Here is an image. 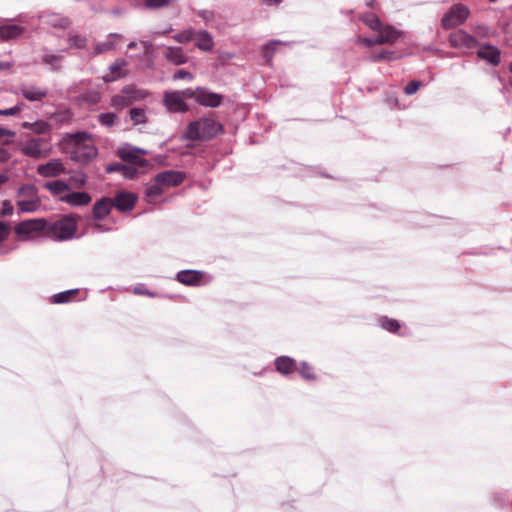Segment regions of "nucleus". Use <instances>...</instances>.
<instances>
[{"label": "nucleus", "instance_id": "nucleus-1", "mask_svg": "<svg viewBox=\"0 0 512 512\" xmlns=\"http://www.w3.org/2000/svg\"><path fill=\"white\" fill-rule=\"evenodd\" d=\"M223 132L222 125L213 118H201L189 123L184 139L191 141H207Z\"/></svg>", "mask_w": 512, "mask_h": 512}, {"label": "nucleus", "instance_id": "nucleus-2", "mask_svg": "<svg viewBox=\"0 0 512 512\" xmlns=\"http://www.w3.org/2000/svg\"><path fill=\"white\" fill-rule=\"evenodd\" d=\"M76 147L71 153L74 161L86 164L97 155V149L92 144L90 136L87 133L79 132L72 136Z\"/></svg>", "mask_w": 512, "mask_h": 512}, {"label": "nucleus", "instance_id": "nucleus-3", "mask_svg": "<svg viewBox=\"0 0 512 512\" xmlns=\"http://www.w3.org/2000/svg\"><path fill=\"white\" fill-rule=\"evenodd\" d=\"M15 233L23 241L47 237V221L43 218L24 220L15 226Z\"/></svg>", "mask_w": 512, "mask_h": 512}, {"label": "nucleus", "instance_id": "nucleus-4", "mask_svg": "<svg viewBox=\"0 0 512 512\" xmlns=\"http://www.w3.org/2000/svg\"><path fill=\"white\" fill-rule=\"evenodd\" d=\"M77 230L76 221L72 217H63L53 223L47 221V237L57 241L71 239Z\"/></svg>", "mask_w": 512, "mask_h": 512}, {"label": "nucleus", "instance_id": "nucleus-5", "mask_svg": "<svg viewBox=\"0 0 512 512\" xmlns=\"http://www.w3.org/2000/svg\"><path fill=\"white\" fill-rule=\"evenodd\" d=\"M17 206L21 212L33 213L39 210L41 201L37 188L32 184L22 185L18 189Z\"/></svg>", "mask_w": 512, "mask_h": 512}, {"label": "nucleus", "instance_id": "nucleus-6", "mask_svg": "<svg viewBox=\"0 0 512 512\" xmlns=\"http://www.w3.org/2000/svg\"><path fill=\"white\" fill-rule=\"evenodd\" d=\"M20 151L28 157L39 159L49 155L50 147L44 138H30L20 145Z\"/></svg>", "mask_w": 512, "mask_h": 512}, {"label": "nucleus", "instance_id": "nucleus-7", "mask_svg": "<svg viewBox=\"0 0 512 512\" xmlns=\"http://www.w3.org/2000/svg\"><path fill=\"white\" fill-rule=\"evenodd\" d=\"M469 16V9L463 4H455L443 16L442 25L445 29H451L461 25Z\"/></svg>", "mask_w": 512, "mask_h": 512}, {"label": "nucleus", "instance_id": "nucleus-8", "mask_svg": "<svg viewBox=\"0 0 512 512\" xmlns=\"http://www.w3.org/2000/svg\"><path fill=\"white\" fill-rule=\"evenodd\" d=\"M449 43L453 48L457 49H473L479 45L474 36L462 29L456 30L449 35Z\"/></svg>", "mask_w": 512, "mask_h": 512}, {"label": "nucleus", "instance_id": "nucleus-9", "mask_svg": "<svg viewBox=\"0 0 512 512\" xmlns=\"http://www.w3.org/2000/svg\"><path fill=\"white\" fill-rule=\"evenodd\" d=\"M162 102L170 113H184L188 110L187 104L178 91H165Z\"/></svg>", "mask_w": 512, "mask_h": 512}, {"label": "nucleus", "instance_id": "nucleus-10", "mask_svg": "<svg viewBox=\"0 0 512 512\" xmlns=\"http://www.w3.org/2000/svg\"><path fill=\"white\" fill-rule=\"evenodd\" d=\"M158 183L165 189L179 186L186 178V174L182 171L166 170L155 176Z\"/></svg>", "mask_w": 512, "mask_h": 512}, {"label": "nucleus", "instance_id": "nucleus-11", "mask_svg": "<svg viewBox=\"0 0 512 512\" xmlns=\"http://www.w3.org/2000/svg\"><path fill=\"white\" fill-rule=\"evenodd\" d=\"M144 154H146L145 150L131 145H125L119 149V156L122 160L141 167L147 164V161L141 157Z\"/></svg>", "mask_w": 512, "mask_h": 512}, {"label": "nucleus", "instance_id": "nucleus-12", "mask_svg": "<svg viewBox=\"0 0 512 512\" xmlns=\"http://www.w3.org/2000/svg\"><path fill=\"white\" fill-rule=\"evenodd\" d=\"M376 42L378 44H394L402 35V31L397 30L391 25H381V29L377 31Z\"/></svg>", "mask_w": 512, "mask_h": 512}, {"label": "nucleus", "instance_id": "nucleus-13", "mask_svg": "<svg viewBox=\"0 0 512 512\" xmlns=\"http://www.w3.org/2000/svg\"><path fill=\"white\" fill-rule=\"evenodd\" d=\"M64 171L65 167L60 159H52L51 161L37 167V173L42 177H56Z\"/></svg>", "mask_w": 512, "mask_h": 512}, {"label": "nucleus", "instance_id": "nucleus-14", "mask_svg": "<svg viewBox=\"0 0 512 512\" xmlns=\"http://www.w3.org/2000/svg\"><path fill=\"white\" fill-rule=\"evenodd\" d=\"M222 95L211 92L205 88H198L197 102L207 107H218L222 102Z\"/></svg>", "mask_w": 512, "mask_h": 512}, {"label": "nucleus", "instance_id": "nucleus-15", "mask_svg": "<svg viewBox=\"0 0 512 512\" xmlns=\"http://www.w3.org/2000/svg\"><path fill=\"white\" fill-rule=\"evenodd\" d=\"M19 90L21 95L30 102L41 101L48 94V90L46 88L34 85H21Z\"/></svg>", "mask_w": 512, "mask_h": 512}, {"label": "nucleus", "instance_id": "nucleus-16", "mask_svg": "<svg viewBox=\"0 0 512 512\" xmlns=\"http://www.w3.org/2000/svg\"><path fill=\"white\" fill-rule=\"evenodd\" d=\"M165 188L158 183L154 177L152 181L146 184L145 199L150 204H157L160 202V197L165 192Z\"/></svg>", "mask_w": 512, "mask_h": 512}, {"label": "nucleus", "instance_id": "nucleus-17", "mask_svg": "<svg viewBox=\"0 0 512 512\" xmlns=\"http://www.w3.org/2000/svg\"><path fill=\"white\" fill-rule=\"evenodd\" d=\"M91 196L86 192H70L61 196V201L74 207L86 206L91 202Z\"/></svg>", "mask_w": 512, "mask_h": 512}, {"label": "nucleus", "instance_id": "nucleus-18", "mask_svg": "<svg viewBox=\"0 0 512 512\" xmlns=\"http://www.w3.org/2000/svg\"><path fill=\"white\" fill-rule=\"evenodd\" d=\"M136 200L137 197L133 193L120 192L115 196L112 202L113 206L119 211H128L134 207Z\"/></svg>", "mask_w": 512, "mask_h": 512}, {"label": "nucleus", "instance_id": "nucleus-19", "mask_svg": "<svg viewBox=\"0 0 512 512\" xmlns=\"http://www.w3.org/2000/svg\"><path fill=\"white\" fill-rule=\"evenodd\" d=\"M195 46L204 52H210L214 47V40L211 34L206 30H195Z\"/></svg>", "mask_w": 512, "mask_h": 512}, {"label": "nucleus", "instance_id": "nucleus-20", "mask_svg": "<svg viewBox=\"0 0 512 512\" xmlns=\"http://www.w3.org/2000/svg\"><path fill=\"white\" fill-rule=\"evenodd\" d=\"M113 207L112 199L103 197L97 201L93 206V218L95 220L104 219L111 211Z\"/></svg>", "mask_w": 512, "mask_h": 512}, {"label": "nucleus", "instance_id": "nucleus-21", "mask_svg": "<svg viewBox=\"0 0 512 512\" xmlns=\"http://www.w3.org/2000/svg\"><path fill=\"white\" fill-rule=\"evenodd\" d=\"M202 272L197 270H182L177 274V280L185 285L198 286L201 283Z\"/></svg>", "mask_w": 512, "mask_h": 512}, {"label": "nucleus", "instance_id": "nucleus-22", "mask_svg": "<svg viewBox=\"0 0 512 512\" xmlns=\"http://www.w3.org/2000/svg\"><path fill=\"white\" fill-rule=\"evenodd\" d=\"M165 58L174 65L185 64L188 60L181 47H167L164 52Z\"/></svg>", "mask_w": 512, "mask_h": 512}, {"label": "nucleus", "instance_id": "nucleus-23", "mask_svg": "<svg viewBox=\"0 0 512 512\" xmlns=\"http://www.w3.org/2000/svg\"><path fill=\"white\" fill-rule=\"evenodd\" d=\"M126 67L125 61H116L109 67V72L103 76V80L107 83L116 81L117 79L125 76L124 68Z\"/></svg>", "mask_w": 512, "mask_h": 512}, {"label": "nucleus", "instance_id": "nucleus-24", "mask_svg": "<svg viewBox=\"0 0 512 512\" xmlns=\"http://www.w3.org/2000/svg\"><path fill=\"white\" fill-rule=\"evenodd\" d=\"M478 56L493 65H497L500 61L498 49L491 45L480 47L478 50Z\"/></svg>", "mask_w": 512, "mask_h": 512}, {"label": "nucleus", "instance_id": "nucleus-25", "mask_svg": "<svg viewBox=\"0 0 512 512\" xmlns=\"http://www.w3.org/2000/svg\"><path fill=\"white\" fill-rule=\"evenodd\" d=\"M44 188L47 189L53 196H57L60 201L61 196H64L70 190L68 184L61 180L46 182L44 184Z\"/></svg>", "mask_w": 512, "mask_h": 512}, {"label": "nucleus", "instance_id": "nucleus-26", "mask_svg": "<svg viewBox=\"0 0 512 512\" xmlns=\"http://www.w3.org/2000/svg\"><path fill=\"white\" fill-rule=\"evenodd\" d=\"M121 38L119 34H110L104 41L99 42L94 47V55L115 49L117 41Z\"/></svg>", "mask_w": 512, "mask_h": 512}, {"label": "nucleus", "instance_id": "nucleus-27", "mask_svg": "<svg viewBox=\"0 0 512 512\" xmlns=\"http://www.w3.org/2000/svg\"><path fill=\"white\" fill-rule=\"evenodd\" d=\"M41 60L44 64L49 65L52 71H58L61 68L60 63L63 60V56L61 54L52 53L49 50H44Z\"/></svg>", "mask_w": 512, "mask_h": 512}, {"label": "nucleus", "instance_id": "nucleus-28", "mask_svg": "<svg viewBox=\"0 0 512 512\" xmlns=\"http://www.w3.org/2000/svg\"><path fill=\"white\" fill-rule=\"evenodd\" d=\"M23 28L16 24H7L0 26V39L10 40L20 36Z\"/></svg>", "mask_w": 512, "mask_h": 512}, {"label": "nucleus", "instance_id": "nucleus-29", "mask_svg": "<svg viewBox=\"0 0 512 512\" xmlns=\"http://www.w3.org/2000/svg\"><path fill=\"white\" fill-rule=\"evenodd\" d=\"M124 93L128 95L131 104L144 100L149 95V92L147 90L137 88L133 85L125 86Z\"/></svg>", "mask_w": 512, "mask_h": 512}, {"label": "nucleus", "instance_id": "nucleus-30", "mask_svg": "<svg viewBox=\"0 0 512 512\" xmlns=\"http://www.w3.org/2000/svg\"><path fill=\"white\" fill-rule=\"evenodd\" d=\"M129 117L133 125L145 124L148 122V117L144 108H131L129 110Z\"/></svg>", "mask_w": 512, "mask_h": 512}, {"label": "nucleus", "instance_id": "nucleus-31", "mask_svg": "<svg viewBox=\"0 0 512 512\" xmlns=\"http://www.w3.org/2000/svg\"><path fill=\"white\" fill-rule=\"evenodd\" d=\"M275 365L277 371H279L282 374H288L289 372L292 371L295 365V361L290 357L281 356L275 360Z\"/></svg>", "mask_w": 512, "mask_h": 512}, {"label": "nucleus", "instance_id": "nucleus-32", "mask_svg": "<svg viewBox=\"0 0 512 512\" xmlns=\"http://www.w3.org/2000/svg\"><path fill=\"white\" fill-rule=\"evenodd\" d=\"M130 105L131 102L128 95L124 93V88L120 91L119 94L114 95L111 99V106L119 110L124 109Z\"/></svg>", "mask_w": 512, "mask_h": 512}, {"label": "nucleus", "instance_id": "nucleus-33", "mask_svg": "<svg viewBox=\"0 0 512 512\" xmlns=\"http://www.w3.org/2000/svg\"><path fill=\"white\" fill-rule=\"evenodd\" d=\"M77 293L78 289H70L63 292H59L51 297V301L52 303L55 304L67 303L70 302Z\"/></svg>", "mask_w": 512, "mask_h": 512}, {"label": "nucleus", "instance_id": "nucleus-34", "mask_svg": "<svg viewBox=\"0 0 512 512\" xmlns=\"http://www.w3.org/2000/svg\"><path fill=\"white\" fill-rule=\"evenodd\" d=\"M361 21L367 25L371 30L377 32L381 29L380 19L373 13H365L360 17Z\"/></svg>", "mask_w": 512, "mask_h": 512}, {"label": "nucleus", "instance_id": "nucleus-35", "mask_svg": "<svg viewBox=\"0 0 512 512\" xmlns=\"http://www.w3.org/2000/svg\"><path fill=\"white\" fill-rule=\"evenodd\" d=\"M22 127L29 128L37 134H45L50 130V125L42 120L33 123L24 122L22 124Z\"/></svg>", "mask_w": 512, "mask_h": 512}, {"label": "nucleus", "instance_id": "nucleus-36", "mask_svg": "<svg viewBox=\"0 0 512 512\" xmlns=\"http://www.w3.org/2000/svg\"><path fill=\"white\" fill-rule=\"evenodd\" d=\"M195 37V30L190 28L184 31H181L175 35H173V39L178 43H188L192 41Z\"/></svg>", "mask_w": 512, "mask_h": 512}, {"label": "nucleus", "instance_id": "nucleus-37", "mask_svg": "<svg viewBox=\"0 0 512 512\" xmlns=\"http://www.w3.org/2000/svg\"><path fill=\"white\" fill-rule=\"evenodd\" d=\"M379 324L384 330L389 332H396L400 328L398 321L387 317H381L379 319Z\"/></svg>", "mask_w": 512, "mask_h": 512}, {"label": "nucleus", "instance_id": "nucleus-38", "mask_svg": "<svg viewBox=\"0 0 512 512\" xmlns=\"http://www.w3.org/2000/svg\"><path fill=\"white\" fill-rule=\"evenodd\" d=\"M279 44H280L279 41H271V42H269L268 44H266L263 47V49H262V56L265 59V62L267 64L271 63V60H272V57H273V52H274L276 46L279 45Z\"/></svg>", "mask_w": 512, "mask_h": 512}, {"label": "nucleus", "instance_id": "nucleus-39", "mask_svg": "<svg viewBox=\"0 0 512 512\" xmlns=\"http://www.w3.org/2000/svg\"><path fill=\"white\" fill-rule=\"evenodd\" d=\"M99 122L105 127H112L118 121V116L115 113H102L99 115Z\"/></svg>", "mask_w": 512, "mask_h": 512}, {"label": "nucleus", "instance_id": "nucleus-40", "mask_svg": "<svg viewBox=\"0 0 512 512\" xmlns=\"http://www.w3.org/2000/svg\"><path fill=\"white\" fill-rule=\"evenodd\" d=\"M69 42H70L71 47L81 49L86 46L87 40L83 36L72 35L69 37Z\"/></svg>", "mask_w": 512, "mask_h": 512}, {"label": "nucleus", "instance_id": "nucleus-41", "mask_svg": "<svg viewBox=\"0 0 512 512\" xmlns=\"http://www.w3.org/2000/svg\"><path fill=\"white\" fill-rule=\"evenodd\" d=\"M24 107L23 103H18L17 105L8 108V109H0V115L1 116H14L22 111Z\"/></svg>", "mask_w": 512, "mask_h": 512}, {"label": "nucleus", "instance_id": "nucleus-42", "mask_svg": "<svg viewBox=\"0 0 512 512\" xmlns=\"http://www.w3.org/2000/svg\"><path fill=\"white\" fill-rule=\"evenodd\" d=\"M396 54L394 52L382 51L376 55L371 57V61H380V60H395Z\"/></svg>", "mask_w": 512, "mask_h": 512}, {"label": "nucleus", "instance_id": "nucleus-43", "mask_svg": "<svg viewBox=\"0 0 512 512\" xmlns=\"http://www.w3.org/2000/svg\"><path fill=\"white\" fill-rule=\"evenodd\" d=\"M168 4H169V0H145V3H144L145 7L151 8V9L165 7Z\"/></svg>", "mask_w": 512, "mask_h": 512}, {"label": "nucleus", "instance_id": "nucleus-44", "mask_svg": "<svg viewBox=\"0 0 512 512\" xmlns=\"http://www.w3.org/2000/svg\"><path fill=\"white\" fill-rule=\"evenodd\" d=\"M299 372H300L301 376L305 379L310 380V379L314 378V375L312 373V368L306 362L301 363Z\"/></svg>", "mask_w": 512, "mask_h": 512}, {"label": "nucleus", "instance_id": "nucleus-45", "mask_svg": "<svg viewBox=\"0 0 512 512\" xmlns=\"http://www.w3.org/2000/svg\"><path fill=\"white\" fill-rule=\"evenodd\" d=\"M10 231V225L0 221V244L8 238Z\"/></svg>", "mask_w": 512, "mask_h": 512}, {"label": "nucleus", "instance_id": "nucleus-46", "mask_svg": "<svg viewBox=\"0 0 512 512\" xmlns=\"http://www.w3.org/2000/svg\"><path fill=\"white\" fill-rule=\"evenodd\" d=\"M197 14L199 17H201L206 23L208 22H211L212 20H214V12L211 11V10H206V9H203V10H198L197 11Z\"/></svg>", "mask_w": 512, "mask_h": 512}, {"label": "nucleus", "instance_id": "nucleus-47", "mask_svg": "<svg viewBox=\"0 0 512 512\" xmlns=\"http://www.w3.org/2000/svg\"><path fill=\"white\" fill-rule=\"evenodd\" d=\"M420 86V81H411L410 83L407 84L404 91L407 95H412L419 89Z\"/></svg>", "mask_w": 512, "mask_h": 512}, {"label": "nucleus", "instance_id": "nucleus-48", "mask_svg": "<svg viewBox=\"0 0 512 512\" xmlns=\"http://www.w3.org/2000/svg\"><path fill=\"white\" fill-rule=\"evenodd\" d=\"M173 79L174 80L187 79V80L191 81L193 79V75L186 70H178L174 73Z\"/></svg>", "mask_w": 512, "mask_h": 512}, {"label": "nucleus", "instance_id": "nucleus-49", "mask_svg": "<svg viewBox=\"0 0 512 512\" xmlns=\"http://www.w3.org/2000/svg\"><path fill=\"white\" fill-rule=\"evenodd\" d=\"M178 93H181V97L183 100L185 98H194L197 101L198 88L195 90L188 88V89L178 91Z\"/></svg>", "mask_w": 512, "mask_h": 512}, {"label": "nucleus", "instance_id": "nucleus-50", "mask_svg": "<svg viewBox=\"0 0 512 512\" xmlns=\"http://www.w3.org/2000/svg\"><path fill=\"white\" fill-rule=\"evenodd\" d=\"M121 173L125 178L133 179L137 174V170L130 165H124V168Z\"/></svg>", "mask_w": 512, "mask_h": 512}, {"label": "nucleus", "instance_id": "nucleus-51", "mask_svg": "<svg viewBox=\"0 0 512 512\" xmlns=\"http://www.w3.org/2000/svg\"><path fill=\"white\" fill-rule=\"evenodd\" d=\"M133 293L136 294V295H146V296H149V297H155L156 294L152 291H149L148 289H146L145 287L143 286H136L133 288Z\"/></svg>", "mask_w": 512, "mask_h": 512}, {"label": "nucleus", "instance_id": "nucleus-52", "mask_svg": "<svg viewBox=\"0 0 512 512\" xmlns=\"http://www.w3.org/2000/svg\"><path fill=\"white\" fill-rule=\"evenodd\" d=\"M123 168H124V165H122L120 163L111 164L106 167V172L107 173L122 172Z\"/></svg>", "mask_w": 512, "mask_h": 512}, {"label": "nucleus", "instance_id": "nucleus-53", "mask_svg": "<svg viewBox=\"0 0 512 512\" xmlns=\"http://www.w3.org/2000/svg\"><path fill=\"white\" fill-rule=\"evenodd\" d=\"M357 41L359 43L365 44L367 47L379 45L378 42H376V37L375 38H358Z\"/></svg>", "mask_w": 512, "mask_h": 512}, {"label": "nucleus", "instance_id": "nucleus-54", "mask_svg": "<svg viewBox=\"0 0 512 512\" xmlns=\"http://www.w3.org/2000/svg\"><path fill=\"white\" fill-rule=\"evenodd\" d=\"M13 212V206L9 201H4L2 205V215H10Z\"/></svg>", "mask_w": 512, "mask_h": 512}, {"label": "nucleus", "instance_id": "nucleus-55", "mask_svg": "<svg viewBox=\"0 0 512 512\" xmlns=\"http://www.w3.org/2000/svg\"><path fill=\"white\" fill-rule=\"evenodd\" d=\"M15 136V132L9 130V129H6V128H3V127H0V139L4 138V137H14Z\"/></svg>", "mask_w": 512, "mask_h": 512}, {"label": "nucleus", "instance_id": "nucleus-56", "mask_svg": "<svg viewBox=\"0 0 512 512\" xmlns=\"http://www.w3.org/2000/svg\"><path fill=\"white\" fill-rule=\"evenodd\" d=\"M90 103L96 104L100 100V94L98 92H92L89 97L86 98Z\"/></svg>", "mask_w": 512, "mask_h": 512}, {"label": "nucleus", "instance_id": "nucleus-57", "mask_svg": "<svg viewBox=\"0 0 512 512\" xmlns=\"http://www.w3.org/2000/svg\"><path fill=\"white\" fill-rule=\"evenodd\" d=\"M91 228L96 231V232H106V231H109L110 228L108 227H104L102 224L100 223H93L91 224Z\"/></svg>", "mask_w": 512, "mask_h": 512}, {"label": "nucleus", "instance_id": "nucleus-58", "mask_svg": "<svg viewBox=\"0 0 512 512\" xmlns=\"http://www.w3.org/2000/svg\"><path fill=\"white\" fill-rule=\"evenodd\" d=\"M9 158H10L9 152L4 148H0V163H4V162L8 161Z\"/></svg>", "mask_w": 512, "mask_h": 512}, {"label": "nucleus", "instance_id": "nucleus-59", "mask_svg": "<svg viewBox=\"0 0 512 512\" xmlns=\"http://www.w3.org/2000/svg\"><path fill=\"white\" fill-rule=\"evenodd\" d=\"M479 29V32H478V35L482 36V37H486L488 35V28L485 27V26H479L478 27Z\"/></svg>", "mask_w": 512, "mask_h": 512}, {"label": "nucleus", "instance_id": "nucleus-60", "mask_svg": "<svg viewBox=\"0 0 512 512\" xmlns=\"http://www.w3.org/2000/svg\"><path fill=\"white\" fill-rule=\"evenodd\" d=\"M68 24H69V21L67 19H65V18L61 19L59 23H53V25L59 26V27H62V28L68 26Z\"/></svg>", "mask_w": 512, "mask_h": 512}, {"label": "nucleus", "instance_id": "nucleus-61", "mask_svg": "<svg viewBox=\"0 0 512 512\" xmlns=\"http://www.w3.org/2000/svg\"><path fill=\"white\" fill-rule=\"evenodd\" d=\"M141 44L143 45L146 52H148L152 47L151 41H141Z\"/></svg>", "mask_w": 512, "mask_h": 512}, {"label": "nucleus", "instance_id": "nucleus-62", "mask_svg": "<svg viewBox=\"0 0 512 512\" xmlns=\"http://www.w3.org/2000/svg\"><path fill=\"white\" fill-rule=\"evenodd\" d=\"M8 181V176L6 174H0V187Z\"/></svg>", "mask_w": 512, "mask_h": 512}, {"label": "nucleus", "instance_id": "nucleus-63", "mask_svg": "<svg viewBox=\"0 0 512 512\" xmlns=\"http://www.w3.org/2000/svg\"><path fill=\"white\" fill-rule=\"evenodd\" d=\"M10 67V65L6 62L0 61V70H6Z\"/></svg>", "mask_w": 512, "mask_h": 512}, {"label": "nucleus", "instance_id": "nucleus-64", "mask_svg": "<svg viewBox=\"0 0 512 512\" xmlns=\"http://www.w3.org/2000/svg\"><path fill=\"white\" fill-rule=\"evenodd\" d=\"M264 2L269 5H276V4H279L281 2V0H264Z\"/></svg>", "mask_w": 512, "mask_h": 512}]
</instances>
